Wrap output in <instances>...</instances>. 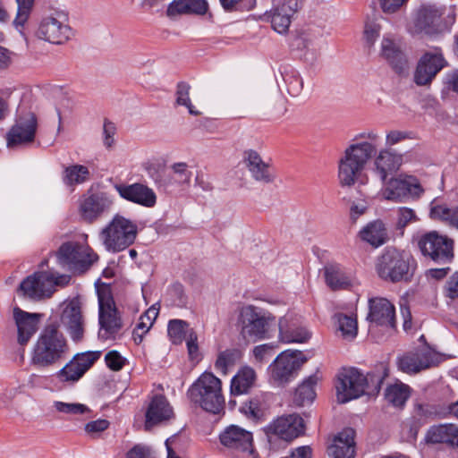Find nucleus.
I'll return each instance as SVG.
<instances>
[{"label":"nucleus","mask_w":458,"mask_h":458,"mask_svg":"<svg viewBox=\"0 0 458 458\" xmlns=\"http://www.w3.org/2000/svg\"><path fill=\"white\" fill-rule=\"evenodd\" d=\"M356 139L363 141L345 148L338 163V178L342 186H352L368 162L377 154L380 136L374 131L360 133Z\"/></svg>","instance_id":"1"},{"label":"nucleus","mask_w":458,"mask_h":458,"mask_svg":"<svg viewBox=\"0 0 458 458\" xmlns=\"http://www.w3.org/2000/svg\"><path fill=\"white\" fill-rule=\"evenodd\" d=\"M387 376L388 369L384 363H379L374 370L366 375L356 368L342 369L337 374L335 384L338 402L345 403L360 397L367 392H379Z\"/></svg>","instance_id":"2"},{"label":"nucleus","mask_w":458,"mask_h":458,"mask_svg":"<svg viewBox=\"0 0 458 458\" xmlns=\"http://www.w3.org/2000/svg\"><path fill=\"white\" fill-rule=\"evenodd\" d=\"M68 341L56 323L47 324L40 331L30 353V364L39 369L51 368L66 358Z\"/></svg>","instance_id":"3"},{"label":"nucleus","mask_w":458,"mask_h":458,"mask_svg":"<svg viewBox=\"0 0 458 458\" xmlns=\"http://www.w3.org/2000/svg\"><path fill=\"white\" fill-rule=\"evenodd\" d=\"M276 324V317L271 312L251 304L240 309L236 322L240 335L252 343L269 338Z\"/></svg>","instance_id":"4"},{"label":"nucleus","mask_w":458,"mask_h":458,"mask_svg":"<svg viewBox=\"0 0 458 458\" xmlns=\"http://www.w3.org/2000/svg\"><path fill=\"white\" fill-rule=\"evenodd\" d=\"M416 267V260L411 254L395 248H386L376 265L378 276L392 283L410 282Z\"/></svg>","instance_id":"5"},{"label":"nucleus","mask_w":458,"mask_h":458,"mask_svg":"<svg viewBox=\"0 0 458 458\" xmlns=\"http://www.w3.org/2000/svg\"><path fill=\"white\" fill-rule=\"evenodd\" d=\"M191 401L203 410L218 414L225 407L222 382L211 372H204L188 391Z\"/></svg>","instance_id":"6"},{"label":"nucleus","mask_w":458,"mask_h":458,"mask_svg":"<svg viewBox=\"0 0 458 458\" xmlns=\"http://www.w3.org/2000/svg\"><path fill=\"white\" fill-rule=\"evenodd\" d=\"M137 234L136 222L116 214L101 230L100 238L107 250L119 252L131 246L135 242Z\"/></svg>","instance_id":"7"},{"label":"nucleus","mask_w":458,"mask_h":458,"mask_svg":"<svg viewBox=\"0 0 458 458\" xmlns=\"http://www.w3.org/2000/svg\"><path fill=\"white\" fill-rule=\"evenodd\" d=\"M55 256L58 263L74 274H83L98 259V256L88 246L77 242H64Z\"/></svg>","instance_id":"8"},{"label":"nucleus","mask_w":458,"mask_h":458,"mask_svg":"<svg viewBox=\"0 0 458 458\" xmlns=\"http://www.w3.org/2000/svg\"><path fill=\"white\" fill-rule=\"evenodd\" d=\"M454 245L453 239L437 231L428 232L418 240V247L421 254L441 265L450 263L454 259Z\"/></svg>","instance_id":"9"},{"label":"nucleus","mask_w":458,"mask_h":458,"mask_svg":"<svg viewBox=\"0 0 458 458\" xmlns=\"http://www.w3.org/2000/svg\"><path fill=\"white\" fill-rule=\"evenodd\" d=\"M36 36L51 44L62 45L72 38L73 32L68 24L67 15L63 12H55L40 20Z\"/></svg>","instance_id":"10"},{"label":"nucleus","mask_w":458,"mask_h":458,"mask_svg":"<svg viewBox=\"0 0 458 458\" xmlns=\"http://www.w3.org/2000/svg\"><path fill=\"white\" fill-rule=\"evenodd\" d=\"M64 276L55 277L50 272H35L24 278L19 285L18 292L23 297L33 301L49 298L59 284V279Z\"/></svg>","instance_id":"11"},{"label":"nucleus","mask_w":458,"mask_h":458,"mask_svg":"<svg viewBox=\"0 0 458 458\" xmlns=\"http://www.w3.org/2000/svg\"><path fill=\"white\" fill-rule=\"evenodd\" d=\"M306 361L307 358L300 351L283 352L269 366L270 377L278 385L285 384L294 377Z\"/></svg>","instance_id":"12"},{"label":"nucleus","mask_w":458,"mask_h":458,"mask_svg":"<svg viewBox=\"0 0 458 458\" xmlns=\"http://www.w3.org/2000/svg\"><path fill=\"white\" fill-rule=\"evenodd\" d=\"M442 12L434 4H422L416 12L409 30L411 34L437 35L444 30Z\"/></svg>","instance_id":"13"},{"label":"nucleus","mask_w":458,"mask_h":458,"mask_svg":"<svg viewBox=\"0 0 458 458\" xmlns=\"http://www.w3.org/2000/svg\"><path fill=\"white\" fill-rule=\"evenodd\" d=\"M447 65L440 47L426 52L419 60L413 75L418 86L429 85L437 74Z\"/></svg>","instance_id":"14"},{"label":"nucleus","mask_w":458,"mask_h":458,"mask_svg":"<svg viewBox=\"0 0 458 458\" xmlns=\"http://www.w3.org/2000/svg\"><path fill=\"white\" fill-rule=\"evenodd\" d=\"M114 206L111 195L105 191H88L80 204V213L83 220L93 223L108 213Z\"/></svg>","instance_id":"15"},{"label":"nucleus","mask_w":458,"mask_h":458,"mask_svg":"<svg viewBox=\"0 0 458 458\" xmlns=\"http://www.w3.org/2000/svg\"><path fill=\"white\" fill-rule=\"evenodd\" d=\"M98 322L100 329L98 336L108 339L114 336L122 328V321L118 317V311L111 296L98 294Z\"/></svg>","instance_id":"16"},{"label":"nucleus","mask_w":458,"mask_h":458,"mask_svg":"<svg viewBox=\"0 0 458 458\" xmlns=\"http://www.w3.org/2000/svg\"><path fill=\"white\" fill-rule=\"evenodd\" d=\"M60 321L73 342L78 343L83 339L84 319L81 303L78 298H73L64 303Z\"/></svg>","instance_id":"17"},{"label":"nucleus","mask_w":458,"mask_h":458,"mask_svg":"<svg viewBox=\"0 0 458 458\" xmlns=\"http://www.w3.org/2000/svg\"><path fill=\"white\" fill-rule=\"evenodd\" d=\"M423 189L414 177L391 178L382 190L384 198L394 202H402L408 197L419 198Z\"/></svg>","instance_id":"18"},{"label":"nucleus","mask_w":458,"mask_h":458,"mask_svg":"<svg viewBox=\"0 0 458 458\" xmlns=\"http://www.w3.org/2000/svg\"><path fill=\"white\" fill-rule=\"evenodd\" d=\"M37 127L38 122L35 114L29 112L23 116H19L7 133V146L14 148L32 142Z\"/></svg>","instance_id":"19"},{"label":"nucleus","mask_w":458,"mask_h":458,"mask_svg":"<svg viewBox=\"0 0 458 458\" xmlns=\"http://www.w3.org/2000/svg\"><path fill=\"white\" fill-rule=\"evenodd\" d=\"M305 430L303 419L298 414L282 416L267 426V434L285 441H291L302 435Z\"/></svg>","instance_id":"20"},{"label":"nucleus","mask_w":458,"mask_h":458,"mask_svg":"<svg viewBox=\"0 0 458 458\" xmlns=\"http://www.w3.org/2000/svg\"><path fill=\"white\" fill-rule=\"evenodd\" d=\"M114 188L122 199L140 206L153 208L157 203L155 191L146 184L140 182L116 183Z\"/></svg>","instance_id":"21"},{"label":"nucleus","mask_w":458,"mask_h":458,"mask_svg":"<svg viewBox=\"0 0 458 458\" xmlns=\"http://www.w3.org/2000/svg\"><path fill=\"white\" fill-rule=\"evenodd\" d=\"M436 363V353L429 349L408 352L397 359L398 369L407 374L418 373Z\"/></svg>","instance_id":"22"},{"label":"nucleus","mask_w":458,"mask_h":458,"mask_svg":"<svg viewBox=\"0 0 458 458\" xmlns=\"http://www.w3.org/2000/svg\"><path fill=\"white\" fill-rule=\"evenodd\" d=\"M372 163V173L386 183L389 176L394 175L403 164V155L388 148H382Z\"/></svg>","instance_id":"23"},{"label":"nucleus","mask_w":458,"mask_h":458,"mask_svg":"<svg viewBox=\"0 0 458 458\" xmlns=\"http://www.w3.org/2000/svg\"><path fill=\"white\" fill-rule=\"evenodd\" d=\"M13 313L17 327V341L25 345L38 331L42 314L30 313L19 307H14Z\"/></svg>","instance_id":"24"},{"label":"nucleus","mask_w":458,"mask_h":458,"mask_svg":"<svg viewBox=\"0 0 458 458\" xmlns=\"http://www.w3.org/2000/svg\"><path fill=\"white\" fill-rule=\"evenodd\" d=\"M368 319L376 324L388 328L395 327L394 306L386 298H375L369 300V312Z\"/></svg>","instance_id":"25"},{"label":"nucleus","mask_w":458,"mask_h":458,"mask_svg":"<svg viewBox=\"0 0 458 458\" xmlns=\"http://www.w3.org/2000/svg\"><path fill=\"white\" fill-rule=\"evenodd\" d=\"M243 163L255 181L262 183H271L274 182L276 175L271 165L263 161L256 150H245L243 152Z\"/></svg>","instance_id":"26"},{"label":"nucleus","mask_w":458,"mask_h":458,"mask_svg":"<svg viewBox=\"0 0 458 458\" xmlns=\"http://www.w3.org/2000/svg\"><path fill=\"white\" fill-rule=\"evenodd\" d=\"M220 442L226 447L242 451L251 452L252 434L238 426L232 425L220 434Z\"/></svg>","instance_id":"27"},{"label":"nucleus","mask_w":458,"mask_h":458,"mask_svg":"<svg viewBox=\"0 0 458 458\" xmlns=\"http://www.w3.org/2000/svg\"><path fill=\"white\" fill-rule=\"evenodd\" d=\"M355 430L346 428L335 437L333 444L328 447V454L333 458H354Z\"/></svg>","instance_id":"28"},{"label":"nucleus","mask_w":458,"mask_h":458,"mask_svg":"<svg viewBox=\"0 0 458 458\" xmlns=\"http://www.w3.org/2000/svg\"><path fill=\"white\" fill-rule=\"evenodd\" d=\"M173 416V409L164 395H155L146 411L145 428H149Z\"/></svg>","instance_id":"29"},{"label":"nucleus","mask_w":458,"mask_h":458,"mask_svg":"<svg viewBox=\"0 0 458 458\" xmlns=\"http://www.w3.org/2000/svg\"><path fill=\"white\" fill-rule=\"evenodd\" d=\"M426 439L428 443L458 448V426L451 423L432 426L427 432Z\"/></svg>","instance_id":"30"},{"label":"nucleus","mask_w":458,"mask_h":458,"mask_svg":"<svg viewBox=\"0 0 458 458\" xmlns=\"http://www.w3.org/2000/svg\"><path fill=\"white\" fill-rule=\"evenodd\" d=\"M208 10L207 0H174L167 6L169 17L178 15H204Z\"/></svg>","instance_id":"31"},{"label":"nucleus","mask_w":458,"mask_h":458,"mask_svg":"<svg viewBox=\"0 0 458 458\" xmlns=\"http://www.w3.org/2000/svg\"><path fill=\"white\" fill-rule=\"evenodd\" d=\"M297 2L295 0H288L276 7L271 13L272 28L278 33L284 34L288 31L291 24V17L296 11Z\"/></svg>","instance_id":"32"},{"label":"nucleus","mask_w":458,"mask_h":458,"mask_svg":"<svg viewBox=\"0 0 458 458\" xmlns=\"http://www.w3.org/2000/svg\"><path fill=\"white\" fill-rule=\"evenodd\" d=\"M382 55L388 61L396 73L403 74L407 71V59L393 40L389 38L383 39Z\"/></svg>","instance_id":"33"},{"label":"nucleus","mask_w":458,"mask_h":458,"mask_svg":"<svg viewBox=\"0 0 458 458\" xmlns=\"http://www.w3.org/2000/svg\"><path fill=\"white\" fill-rule=\"evenodd\" d=\"M359 236L374 248L385 244L388 240L387 230L381 220L369 223L359 232Z\"/></svg>","instance_id":"34"},{"label":"nucleus","mask_w":458,"mask_h":458,"mask_svg":"<svg viewBox=\"0 0 458 458\" xmlns=\"http://www.w3.org/2000/svg\"><path fill=\"white\" fill-rule=\"evenodd\" d=\"M256 377V372L252 368L242 367L231 380V394L233 395L247 394L254 386Z\"/></svg>","instance_id":"35"},{"label":"nucleus","mask_w":458,"mask_h":458,"mask_svg":"<svg viewBox=\"0 0 458 458\" xmlns=\"http://www.w3.org/2000/svg\"><path fill=\"white\" fill-rule=\"evenodd\" d=\"M317 381V377L311 375L296 388L293 396V403L296 405L304 406L314 401L316 397L315 386Z\"/></svg>","instance_id":"36"},{"label":"nucleus","mask_w":458,"mask_h":458,"mask_svg":"<svg viewBox=\"0 0 458 458\" xmlns=\"http://www.w3.org/2000/svg\"><path fill=\"white\" fill-rule=\"evenodd\" d=\"M430 217L448 223L449 225L458 230V206L448 208L445 204L433 201L430 205Z\"/></svg>","instance_id":"37"},{"label":"nucleus","mask_w":458,"mask_h":458,"mask_svg":"<svg viewBox=\"0 0 458 458\" xmlns=\"http://www.w3.org/2000/svg\"><path fill=\"white\" fill-rule=\"evenodd\" d=\"M89 174L87 166L76 164L64 167L62 179L66 186L72 187L87 182L89 179Z\"/></svg>","instance_id":"38"},{"label":"nucleus","mask_w":458,"mask_h":458,"mask_svg":"<svg viewBox=\"0 0 458 458\" xmlns=\"http://www.w3.org/2000/svg\"><path fill=\"white\" fill-rule=\"evenodd\" d=\"M287 318L283 317L278 321L279 334L283 341L287 343H304L310 337V332L304 327L287 328Z\"/></svg>","instance_id":"39"},{"label":"nucleus","mask_w":458,"mask_h":458,"mask_svg":"<svg viewBox=\"0 0 458 458\" xmlns=\"http://www.w3.org/2000/svg\"><path fill=\"white\" fill-rule=\"evenodd\" d=\"M325 277L327 285L332 290L345 289L351 285L349 278L337 266L326 267Z\"/></svg>","instance_id":"40"},{"label":"nucleus","mask_w":458,"mask_h":458,"mask_svg":"<svg viewBox=\"0 0 458 458\" xmlns=\"http://www.w3.org/2000/svg\"><path fill=\"white\" fill-rule=\"evenodd\" d=\"M410 396V387L404 384L389 386L386 390V399L396 407L403 406Z\"/></svg>","instance_id":"41"},{"label":"nucleus","mask_w":458,"mask_h":458,"mask_svg":"<svg viewBox=\"0 0 458 458\" xmlns=\"http://www.w3.org/2000/svg\"><path fill=\"white\" fill-rule=\"evenodd\" d=\"M281 73L288 93L293 97L299 96L303 89V81L298 72L292 67H284Z\"/></svg>","instance_id":"42"},{"label":"nucleus","mask_w":458,"mask_h":458,"mask_svg":"<svg viewBox=\"0 0 458 458\" xmlns=\"http://www.w3.org/2000/svg\"><path fill=\"white\" fill-rule=\"evenodd\" d=\"M242 358V352L239 349H227L221 352L216 360L215 367L222 374H227L230 367L235 365Z\"/></svg>","instance_id":"43"},{"label":"nucleus","mask_w":458,"mask_h":458,"mask_svg":"<svg viewBox=\"0 0 458 458\" xmlns=\"http://www.w3.org/2000/svg\"><path fill=\"white\" fill-rule=\"evenodd\" d=\"M189 324L181 319H172L168 323L167 333L174 344H180L188 337L191 329Z\"/></svg>","instance_id":"44"},{"label":"nucleus","mask_w":458,"mask_h":458,"mask_svg":"<svg viewBox=\"0 0 458 458\" xmlns=\"http://www.w3.org/2000/svg\"><path fill=\"white\" fill-rule=\"evenodd\" d=\"M15 2L17 4V13L13 24L20 30L29 21L35 5V0H15Z\"/></svg>","instance_id":"45"},{"label":"nucleus","mask_w":458,"mask_h":458,"mask_svg":"<svg viewBox=\"0 0 458 458\" xmlns=\"http://www.w3.org/2000/svg\"><path fill=\"white\" fill-rule=\"evenodd\" d=\"M240 411L249 419L259 420L264 415L263 398L260 395H255L245 402L240 408Z\"/></svg>","instance_id":"46"},{"label":"nucleus","mask_w":458,"mask_h":458,"mask_svg":"<svg viewBox=\"0 0 458 458\" xmlns=\"http://www.w3.org/2000/svg\"><path fill=\"white\" fill-rule=\"evenodd\" d=\"M335 318L338 324L337 329L341 331L344 337L354 338L356 336L358 326L355 318L338 313L335 316Z\"/></svg>","instance_id":"47"},{"label":"nucleus","mask_w":458,"mask_h":458,"mask_svg":"<svg viewBox=\"0 0 458 458\" xmlns=\"http://www.w3.org/2000/svg\"><path fill=\"white\" fill-rule=\"evenodd\" d=\"M191 86L185 81H180L176 87V105L186 106L189 113L193 115H198L199 111L195 110L190 99Z\"/></svg>","instance_id":"48"},{"label":"nucleus","mask_w":458,"mask_h":458,"mask_svg":"<svg viewBox=\"0 0 458 458\" xmlns=\"http://www.w3.org/2000/svg\"><path fill=\"white\" fill-rule=\"evenodd\" d=\"M77 363L71 360L64 368L57 372V378L61 382L74 383L77 382L83 375L82 369Z\"/></svg>","instance_id":"49"},{"label":"nucleus","mask_w":458,"mask_h":458,"mask_svg":"<svg viewBox=\"0 0 458 458\" xmlns=\"http://www.w3.org/2000/svg\"><path fill=\"white\" fill-rule=\"evenodd\" d=\"M101 352H85L82 353L76 354L72 360L76 362L80 369H82V372L85 374L87 370H89L92 365L100 358Z\"/></svg>","instance_id":"50"},{"label":"nucleus","mask_w":458,"mask_h":458,"mask_svg":"<svg viewBox=\"0 0 458 458\" xmlns=\"http://www.w3.org/2000/svg\"><path fill=\"white\" fill-rule=\"evenodd\" d=\"M54 407L58 412L64 414H84L89 411V407L82 403L54 402Z\"/></svg>","instance_id":"51"},{"label":"nucleus","mask_w":458,"mask_h":458,"mask_svg":"<svg viewBox=\"0 0 458 458\" xmlns=\"http://www.w3.org/2000/svg\"><path fill=\"white\" fill-rule=\"evenodd\" d=\"M125 458H157V456L151 447L137 444L126 453Z\"/></svg>","instance_id":"52"},{"label":"nucleus","mask_w":458,"mask_h":458,"mask_svg":"<svg viewBox=\"0 0 458 458\" xmlns=\"http://www.w3.org/2000/svg\"><path fill=\"white\" fill-rule=\"evenodd\" d=\"M105 361L111 370L119 371L125 365L126 359L123 358L119 352L113 350L106 354Z\"/></svg>","instance_id":"53"},{"label":"nucleus","mask_w":458,"mask_h":458,"mask_svg":"<svg viewBox=\"0 0 458 458\" xmlns=\"http://www.w3.org/2000/svg\"><path fill=\"white\" fill-rule=\"evenodd\" d=\"M110 422L105 419H98L88 422L85 427V432L91 437H98L100 433L106 430L109 428Z\"/></svg>","instance_id":"54"},{"label":"nucleus","mask_w":458,"mask_h":458,"mask_svg":"<svg viewBox=\"0 0 458 458\" xmlns=\"http://www.w3.org/2000/svg\"><path fill=\"white\" fill-rule=\"evenodd\" d=\"M275 346L271 344H264L255 346L253 355L258 362H264L269 360L275 353Z\"/></svg>","instance_id":"55"},{"label":"nucleus","mask_w":458,"mask_h":458,"mask_svg":"<svg viewBox=\"0 0 458 458\" xmlns=\"http://www.w3.org/2000/svg\"><path fill=\"white\" fill-rule=\"evenodd\" d=\"M219 2L226 12L250 10L253 6L250 3L247 4V0H219Z\"/></svg>","instance_id":"56"},{"label":"nucleus","mask_w":458,"mask_h":458,"mask_svg":"<svg viewBox=\"0 0 458 458\" xmlns=\"http://www.w3.org/2000/svg\"><path fill=\"white\" fill-rule=\"evenodd\" d=\"M445 296L454 300L458 298V271L454 272L445 282L444 286Z\"/></svg>","instance_id":"57"},{"label":"nucleus","mask_w":458,"mask_h":458,"mask_svg":"<svg viewBox=\"0 0 458 458\" xmlns=\"http://www.w3.org/2000/svg\"><path fill=\"white\" fill-rule=\"evenodd\" d=\"M409 0H378L384 13H395L406 5Z\"/></svg>","instance_id":"58"},{"label":"nucleus","mask_w":458,"mask_h":458,"mask_svg":"<svg viewBox=\"0 0 458 458\" xmlns=\"http://www.w3.org/2000/svg\"><path fill=\"white\" fill-rule=\"evenodd\" d=\"M186 345L188 354L191 360H198L199 357L198 336L193 329H191L188 337L186 338Z\"/></svg>","instance_id":"59"},{"label":"nucleus","mask_w":458,"mask_h":458,"mask_svg":"<svg viewBox=\"0 0 458 458\" xmlns=\"http://www.w3.org/2000/svg\"><path fill=\"white\" fill-rule=\"evenodd\" d=\"M116 132V127L114 123L111 121L105 119L104 126H103V135H104V145L106 148H111L114 144V136Z\"/></svg>","instance_id":"60"},{"label":"nucleus","mask_w":458,"mask_h":458,"mask_svg":"<svg viewBox=\"0 0 458 458\" xmlns=\"http://www.w3.org/2000/svg\"><path fill=\"white\" fill-rule=\"evenodd\" d=\"M153 326L151 321L142 320V315L140 318V321L137 324L135 329L133 330V338L136 343H140L142 341L143 335L148 332V330Z\"/></svg>","instance_id":"61"},{"label":"nucleus","mask_w":458,"mask_h":458,"mask_svg":"<svg viewBox=\"0 0 458 458\" xmlns=\"http://www.w3.org/2000/svg\"><path fill=\"white\" fill-rule=\"evenodd\" d=\"M416 219L415 212L409 208H400L398 210V221L397 225L398 227H404L406 226L410 222Z\"/></svg>","instance_id":"62"},{"label":"nucleus","mask_w":458,"mask_h":458,"mask_svg":"<svg viewBox=\"0 0 458 458\" xmlns=\"http://www.w3.org/2000/svg\"><path fill=\"white\" fill-rule=\"evenodd\" d=\"M408 138H410V136L407 131L397 130L390 131L386 136V145L391 147Z\"/></svg>","instance_id":"63"},{"label":"nucleus","mask_w":458,"mask_h":458,"mask_svg":"<svg viewBox=\"0 0 458 458\" xmlns=\"http://www.w3.org/2000/svg\"><path fill=\"white\" fill-rule=\"evenodd\" d=\"M187 164L181 162L173 165L172 169L174 174H178L180 182H189L191 179V173L187 171Z\"/></svg>","instance_id":"64"}]
</instances>
